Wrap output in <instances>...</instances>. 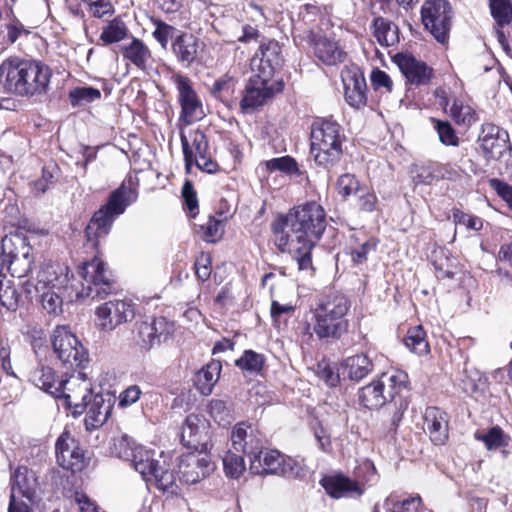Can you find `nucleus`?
Here are the masks:
<instances>
[{
  "label": "nucleus",
  "instance_id": "nucleus-5",
  "mask_svg": "<svg viewBox=\"0 0 512 512\" xmlns=\"http://www.w3.org/2000/svg\"><path fill=\"white\" fill-rule=\"evenodd\" d=\"M350 307V300L341 293H330L319 298L313 309L312 327L318 339H340L349 327L345 317Z\"/></svg>",
  "mask_w": 512,
  "mask_h": 512
},
{
  "label": "nucleus",
  "instance_id": "nucleus-38",
  "mask_svg": "<svg viewBox=\"0 0 512 512\" xmlns=\"http://www.w3.org/2000/svg\"><path fill=\"white\" fill-rule=\"evenodd\" d=\"M459 385L465 394L479 400L480 397L486 396L489 382L485 374L478 370H472L464 375Z\"/></svg>",
  "mask_w": 512,
  "mask_h": 512
},
{
  "label": "nucleus",
  "instance_id": "nucleus-19",
  "mask_svg": "<svg viewBox=\"0 0 512 512\" xmlns=\"http://www.w3.org/2000/svg\"><path fill=\"white\" fill-rule=\"evenodd\" d=\"M174 83L178 90V98L181 105V119L186 124L199 120L203 117L204 112L202 104L192 88L191 81L188 77L181 74L173 76Z\"/></svg>",
  "mask_w": 512,
  "mask_h": 512
},
{
  "label": "nucleus",
  "instance_id": "nucleus-16",
  "mask_svg": "<svg viewBox=\"0 0 512 512\" xmlns=\"http://www.w3.org/2000/svg\"><path fill=\"white\" fill-rule=\"evenodd\" d=\"M57 463L66 470L82 471L86 466L84 451L77 440L67 431H63L55 443Z\"/></svg>",
  "mask_w": 512,
  "mask_h": 512
},
{
  "label": "nucleus",
  "instance_id": "nucleus-12",
  "mask_svg": "<svg viewBox=\"0 0 512 512\" xmlns=\"http://www.w3.org/2000/svg\"><path fill=\"white\" fill-rule=\"evenodd\" d=\"M208 451L193 449L180 456L178 472L181 481L188 485L196 484L214 471L215 465Z\"/></svg>",
  "mask_w": 512,
  "mask_h": 512
},
{
  "label": "nucleus",
  "instance_id": "nucleus-42",
  "mask_svg": "<svg viewBox=\"0 0 512 512\" xmlns=\"http://www.w3.org/2000/svg\"><path fill=\"white\" fill-rule=\"evenodd\" d=\"M128 33L129 30L124 21L120 18H114L103 26L99 41L104 45L118 43L124 40L128 36Z\"/></svg>",
  "mask_w": 512,
  "mask_h": 512
},
{
  "label": "nucleus",
  "instance_id": "nucleus-52",
  "mask_svg": "<svg viewBox=\"0 0 512 512\" xmlns=\"http://www.w3.org/2000/svg\"><path fill=\"white\" fill-rule=\"evenodd\" d=\"M211 417L218 422L219 425H227L233 419L231 408L227 405L224 400L213 399L210 401L208 406Z\"/></svg>",
  "mask_w": 512,
  "mask_h": 512
},
{
  "label": "nucleus",
  "instance_id": "nucleus-45",
  "mask_svg": "<svg viewBox=\"0 0 512 512\" xmlns=\"http://www.w3.org/2000/svg\"><path fill=\"white\" fill-rule=\"evenodd\" d=\"M250 68L252 73L250 78L258 79L261 80V82L275 85V83L272 81V78L277 67L266 63V61H263V59H260L259 54H255L251 59Z\"/></svg>",
  "mask_w": 512,
  "mask_h": 512
},
{
  "label": "nucleus",
  "instance_id": "nucleus-24",
  "mask_svg": "<svg viewBox=\"0 0 512 512\" xmlns=\"http://www.w3.org/2000/svg\"><path fill=\"white\" fill-rule=\"evenodd\" d=\"M344 94L347 103L360 108L366 103V81L361 70L356 67H346L341 72Z\"/></svg>",
  "mask_w": 512,
  "mask_h": 512
},
{
  "label": "nucleus",
  "instance_id": "nucleus-18",
  "mask_svg": "<svg viewBox=\"0 0 512 512\" xmlns=\"http://www.w3.org/2000/svg\"><path fill=\"white\" fill-rule=\"evenodd\" d=\"M98 326L105 331H112L119 325L134 318L131 303L124 300L108 301L96 310Z\"/></svg>",
  "mask_w": 512,
  "mask_h": 512
},
{
  "label": "nucleus",
  "instance_id": "nucleus-46",
  "mask_svg": "<svg viewBox=\"0 0 512 512\" xmlns=\"http://www.w3.org/2000/svg\"><path fill=\"white\" fill-rule=\"evenodd\" d=\"M27 473L28 470L26 467H19L15 470L11 478V492L15 491V496L21 495L22 497H25L29 502H31L34 497V491L28 482Z\"/></svg>",
  "mask_w": 512,
  "mask_h": 512
},
{
  "label": "nucleus",
  "instance_id": "nucleus-29",
  "mask_svg": "<svg viewBox=\"0 0 512 512\" xmlns=\"http://www.w3.org/2000/svg\"><path fill=\"white\" fill-rule=\"evenodd\" d=\"M0 247V273L6 268L12 276L23 277L30 271L31 261L28 258V253H23L20 258L18 254L12 251L7 252V248L12 244V239L7 236L1 241Z\"/></svg>",
  "mask_w": 512,
  "mask_h": 512
},
{
  "label": "nucleus",
  "instance_id": "nucleus-28",
  "mask_svg": "<svg viewBox=\"0 0 512 512\" xmlns=\"http://www.w3.org/2000/svg\"><path fill=\"white\" fill-rule=\"evenodd\" d=\"M326 493L333 498H358L364 493V486L343 475L326 476L320 481Z\"/></svg>",
  "mask_w": 512,
  "mask_h": 512
},
{
  "label": "nucleus",
  "instance_id": "nucleus-59",
  "mask_svg": "<svg viewBox=\"0 0 512 512\" xmlns=\"http://www.w3.org/2000/svg\"><path fill=\"white\" fill-rule=\"evenodd\" d=\"M361 186L357 178L349 173L341 175L336 184V189L343 197H349L356 195L361 191Z\"/></svg>",
  "mask_w": 512,
  "mask_h": 512
},
{
  "label": "nucleus",
  "instance_id": "nucleus-21",
  "mask_svg": "<svg viewBox=\"0 0 512 512\" xmlns=\"http://www.w3.org/2000/svg\"><path fill=\"white\" fill-rule=\"evenodd\" d=\"M209 423L201 415L189 414L181 429V443L189 449L209 450Z\"/></svg>",
  "mask_w": 512,
  "mask_h": 512
},
{
  "label": "nucleus",
  "instance_id": "nucleus-36",
  "mask_svg": "<svg viewBox=\"0 0 512 512\" xmlns=\"http://www.w3.org/2000/svg\"><path fill=\"white\" fill-rule=\"evenodd\" d=\"M222 365L220 361L212 360L195 376V386L202 395H209L212 393L213 387L218 382Z\"/></svg>",
  "mask_w": 512,
  "mask_h": 512
},
{
  "label": "nucleus",
  "instance_id": "nucleus-37",
  "mask_svg": "<svg viewBox=\"0 0 512 512\" xmlns=\"http://www.w3.org/2000/svg\"><path fill=\"white\" fill-rule=\"evenodd\" d=\"M30 381L38 388L49 393L53 397H59L60 379L55 377L54 370L48 366H40L30 373Z\"/></svg>",
  "mask_w": 512,
  "mask_h": 512
},
{
  "label": "nucleus",
  "instance_id": "nucleus-6",
  "mask_svg": "<svg viewBox=\"0 0 512 512\" xmlns=\"http://www.w3.org/2000/svg\"><path fill=\"white\" fill-rule=\"evenodd\" d=\"M136 199V191L124 183L114 190L110 194L106 204L101 206L99 210L94 213L87 225L85 234L88 241L106 236L110 232L116 218L123 214L126 208L135 202Z\"/></svg>",
  "mask_w": 512,
  "mask_h": 512
},
{
  "label": "nucleus",
  "instance_id": "nucleus-33",
  "mask_svg": "<svg viewBox=\"0 0 512 512\" xmlns=\"http://www.w3.org/2000/svg\"><path fill=\"white\" fill-rule=\"evenodd\" d=\"M262 449L250 460V471L256 475L273 474L278 475L283 454L277 450L265 451V464H261Z\"/></svg>",
  "mask_w": 512,
  "mask_h": 512
},
{
  "label": "nucleus",
  "instance_id": "nucleus-55",
  "mask_svg": "<svg viewBox=\"0 0 512 512\" xmlns=\"http://www.w3.org/2000/svg\"><path fill=\"white\" fill-rule=\"evenodd\" d=\"M451 217L456 226H464L470 231H479L483 227V220L480 217L465 213L459 209H453Z\"/></svg>",
  "mask_w": 512,
  "mask_h": 512
},
{
  "label": "nucleus",
  "instance_id": "nucleus-35",
  "mask_svg": "<svg viewBox=\"0 0 512 512\" xmlns=\"http://www.w3.org/2000/svg\"><path fill=\"white\" fill-rule=\"evenodd\" d=\"M121 52L125 60L132 63L140 70H145L151 59L149 48L143 41L134 37H132V40L128 44L121 46Z\"/></svg>",
  "mask_w": 512,
  "mask_h": 512
},
{
  "label": "nucleus",
  "instance_id": "nucleus-62",
  "mask_svg": "<svg viewBox=\"0 0 512 512\" xmlns=\"http://www.w3.org/2000/svg\"><path fill=\"white\" fill-rule=\"evenodd\" d=\"M370 79L375 90H383V92L386 93H390L392 91L393 82L386 72L380 69H374L371 73Z\"/></svg>",
  "mask_w": 512,
  "mask_h": 512
},
{
  "label": "nucleus",
  "instance_id": "nucleus-39",
  "mask_svg": "<svg viewBox=\"0 0 512 512\" xmlns=\"http://www.w3.org/2000/svg\"><path fill=\"white\" fill-rule=\"evenodd\" d=\"M372 29L375 38L382 46L389 47L399 42L397 25L383 17H376L373 20Z\"/></svg>",
  "mask_w": 512,
  "mask_h": 512
},
{
  "label": "nucleus",
  "instance_id": "nucleus-26",
  "mask_svg": "<svg viewBox=\"0 0 512 512\" xmlns=\"http://www.w3.org/2000/svg\"><path fill=\"white\" fill-rule=\"evenodd\" d=\"M434 96L438 101V104L448 112L451 118L457 123L466 126H470L476 122L477 115L475 110L468 104H465L460 99H454L449 110V92L444 87H439L434 91Z\"/></svg>",
  "mask_w": 512,
  "mask_h": 512
},
{
  "label": "nucleus",
  "instance_id": "nucleus-49",
  "mask_svg": "<svg viewBox=\"0 0 512 512\" xmlns=\"http://www.w3.org/2000/svg\"><path fill=\"white\" fill-rule=\"evenodd\" d=\"M265 358L253 350L244 351L243 355L235 361V365L241 370L258 373L262 370Z\"/></svg>",
  "mask_w": 512,
  "mask_h": 512
},
{
  "label": "nucleus",
  "instance_id": "nucleus-25",
  "mask_svg": "<svg viewBox=\"0 0 512 512\" xmlns=\"http://www.w3.org/2000/svg\"><path fill=\"white\" fill-rule=\"evenodd\" d=\"M283 89L281 82L274 84H267L258 79L249 78L248 84L245 89L243 98L241 99L240 106L243 111L254 110L272 98L275 92H280Z\"/></svg>",
  "mask_w": 512,
  "mask_h": 512
},
{
  "label": "nucleus",
  "instance_id": "nucleus-17",
  "mask_svg": "<svg viewBox=\"0 0 512 512\" xmlns=\"http://www.w3.org/2000/svg\"><path fill=\"white\" fill-rule=\"evenodd\" d=\"M173 330L174 324L166 318H152L136 324L135 339L141 348L150 350L166 340Z\"/></svg>",
  "mask_w": 512,
  "mask_h": 512
},
{
  "label": "nucleus",
  "instance_id": "nucleus-13",
  "mask_svg": "<svg viewBox=\"0 0 512 512\" xmlns=\"http://www.w3.org/2000/svg\"><path fill=\"white\" fill-rule=\"evenodd\" d=\"M378 381L382 388V394L385 396V404L395 401L397 397L408 388V375L404 371L394 370L383 373ZM407 403L400 399L399 406L390 419V430H395L402 420Z\"/></svg>",
  "mask_w": 512,
  "mask_h": 512
},
{
  "label": "nucleus",
  "instance_id": "nucleus-40",
  "mask_svg": "<svg viewBox=\"0 0 512 512\" xmlns=\"http://www.w3.org/2000/svg\"><path fill=\"white\" fill-rule=\"evenodd\" d=\"M475 439L484 443L488 451H496L506 448L510 443V436L499 426H493L487 431L476 432Z\"/></svg>",
  "mask_w": 512,
  "mask_h": 512
},
{
  "label": "nucleus",
  "instance_id": "nucleus-3",
  "mask_svg": "<svg viewBox=\"0 0 512 512\" xmlns=\"http://www.w3.org/2000/svg\"><path fill=\"white\" fill-rule=\"evenodd\" d=\"M118 457L131 462L134 469L146 482H154L158 489L174 493L175 476L163 461L154 458V452L138 445L128 436L121 437L115 444Z\"/></svg>",
  "mask_w": 512,
  "mask_h": 512
},
{
  "label": "nucleus",
  "instance_id": "nucleus-2",
  "mask_svg": "<svg viewBox=\"0 0 512 512\" xmlns=\"http://www.w3.org/2000/svg\"><path fill=\"white\" fill-rule=\"evenodd\" d=\"M51 77V69L40 61L12 57L0 65V85L21 97L45 94Z\"/></svg>",
  "mask_w": 512,
  "mask_h": 512
},
{
  "label": "nucleus",
  "instance_id": "nucleus-9",
  "mask_svg": "<svg viewBox=\"0 0 512 512\" xmlns=\"http://www.w3.org/2000/svg\"><path fill=\"white\" fill-rule=\"evenodd\" d=\"M191 140L181 134V144L183 149L185 169L189 173L192 165L208 174H214L219 170L218 163L213 159L210 146L206 135L199 131H193L190 134Z\"/></svg>",
  "mask_w": 512,
  "mask_h": 512
},
{
  "label": "nucleus",
  "instance_id": "nucleus-22",
  "mask_svg": "<svg viewBox=\"0 0 512 512\" xmlns=\"http://www.w3.org/2000/svg\"><path fill=\"white\" fill-rule=\"evenodd\" d=\"M231 445L236 452H242L253 457L263 448V441L260 433L251 424L240 422L231 431Z\"/></svg>",
  "mask_w": 512,
  "mask_h": 512
},
{
  "label": "nucleus",
  "instance_id": "nucleus-54",
  "mask_svg": "<svg viewBox=\"0 0 512 512\" xmlns=\"http://www.w3.org/2000/svg\"><path fill=\"white\" fill-rule=\"evenodd\" d=\"M223 465L226 475L231 478H239L245 471L243 457L230 450L223 457Z\"/></svg>",
  "mask_w": 512,
  "mask_h": 512
},
{
  "label": "nucleus",
  "instance_id": "nucleus-63",
  "mask_svg": "<svg viewBox=\"0 0 512 512\" xmlns=\"http://www.w3.org/2000/svg\"><path fill=\"white\" fill-rule=\"evenodd\" d=\"M359 209L364 212H372L377 205V197L375 193L366 187H362L358 194Z\"/></svg>",
  "mask_w": 512,
  "mask_h": 512
},
{
  "label": "nucleus",
  "instance_id": "nucleus-50",
  "mask_svg": "<svg viewBox=\"0 0 512 512\" xmlns=\"http://www.w3.org/2000/svg\"><path fill=\"white\" fill-rule=\"evenodd\" d=\"M259 58L266 61V63L272 64L277 68L281 65V47L277 41L269 40L266 43H261L259 51Z\"/></svg>",
  "mask_w": 512,
  "mask_h": 512
},
{
  "label": "nucleus",
  "instance_id": "nucleus-41",
  "mask_svg": "<svg viewBox=\"0 0 512 512\" xmlns=\"http://www.w3.org/2000/svg\"><path fill=\"white\" fill-rule=\"evenodd\" d=\"M358 398L360 404L370 410L378 409L385 405V396L382 394V388L378 379L359 389Z\"/></svg>",
  "mask_w": 512,
  "mask_h": 512
},
{
  "label": "nucleus",
  "instance_id": "nucleus-47",
  "mask_svg": "<svg viewBox=\"0 0 512 512\" xmlns=\"http://www.w3.org/2000/svg\"><path fill=\"white\" fill-rule=\"evenodd\" d=\"M489 8L492 17L500 27L512 22L511 0H489Z\"/></svg>",
  "mask_w": 512,
  "mask_h": 512
},
{
  "label": "nucleus",
  "instance_id": "nucleus-32",
  "mask_svg": "<svg viewBox=\"0 0 512 512\" xmlns=\"http://www.w3.org/2000/svg\"><path fill=\"white\" fill-rule=\"evenodd\" d=\"M342 368L350 380L358 382L373 371L374 364L366 354L361 353L343 360Z\"/></svg>",
  "mask_w": 512,
  "mask_h": 512
},
{
  "label": "nucleus",
  "instance_id": "nucleus-48",
  "mask_svg": "<svg viewBox=\"0 0 512 512\" xmlns=\"http://www.w3.org/2000/svg\"><path fill=\"white\" fill-rule=\"evenodd\" d=\"M100 98V90L94 87H75L69 92V100L73 107L85 106Z\"/></svg>",
  "mask_w": 512,
  "mask_h": 512
},
{
  "label": "nucleus",
  "instance_id": "nucleus-31",
  "mask_svg": "<svg viewBox=\"0 0 512 512\" xmlns=\"http://www.w3.org/2000/svg\"><path fill=\"white\" fill-rule=\"evenodd\" d=\"M85 425L87 430H93L102 426L109 414L111 413L112 406L110 402H106L102 395H92L87 401L85 407Z\"/></svg>",
  "mask_w": 512,
  "mask_h": 512
},
{
  "label": "nucleus",
  "instance_id": "nucleus-7",
  "mask_svg": "<svg viewBox=\"0 0 512 512\" xmlns=\"http://www.w3.org/2000/svg\"><path fill=\"white\" fill-rule=\"evenodd\" d=\"M68 282V268L59 264L47 263L38 272L35 289L48 314L56 316L62 313L61 295Z\"/></svg>",
  "mask_w": 512,
  "mask_h": 512
},
{
  "label": "nucleus",
  "instance_id": "nucleus-30",
  "mask_svg": "<svg viewBox=\"0 0 512 512\" xmlns=\"http://www.w3.org/2000/svg\"><path fill=\"white\" fill-rule=\"evenodd\" d=\"M200 40L189 33H180L172 43V52L178 62L188 67L197 58Z\"/></svg>",
  "mask_w": 512,
  "mask_h": 512
},
{
  "label": "nucleus",
  "instance_id": "nucleus-43",
  "mask_svg": "<svg viewBox=\"0 0 512 512\" xmlns=\"http://www.w3.org/2000/svg\"><path fill=\"white\" fill-rule=\"evenodd\" d=\"M421 503L420 496L399 499L395 495H389L385 499L383 507L386 512H418Z\"/></svg>",
  "mask_w": 512,
  "mask_h": 512
},
{
  "label": "nucleus",
  "instance_id": "nucleus-56",
  "mask_svg": "<svg viewBox=\"0 0 512 512\" xmlns=\"http://www.w3.org/2000/svg\"><path fill=\"white\" fill-rule=\"evenodd\" d=\"M20 294L9 281L0 282V303L8 310L15 311L19 305Z\"/></svg>",
  "mask_w": 512,
  "mask_h": 512
},
{
  "label": "nucleus",
  "instance_id": "nucleus-20",
  "mask_svg": "<svg viewBox=\"0 0 512 512\" xmlns=\"http://www.w3.org/2000/svg\"><path fill=\"white\" fill-rule=\"evenodd\" d=\"M478 142L485 156L492 159H500L511 149L508 132L493 123L482 125Z\"/></svg>",
  "mask_w": 512,
  "mask_h": 512
},
{
  "label": "nucleus",
  "instance_id": "nucleus-64",
  "mask_svg": "<svg viewBox=\"0 0 512 512\" xmlns=\"http://www.w3.org/2000/svg\"><path fill=\"white\" fill-rule=\"evenodd\" d=\"M195 272L197 277L206 281L211 275V257L208 253H201L195 261Z\"/></svg>",
  "mask_w": 512,
  "mask_h": 512
},
{
  "label": "nucleus",
  "instance_id": "nucleus-23",
  "mask_svg": "<svg viewBox=\"0 0 512 512\" xmlns=\"http://www.w3.org/2000/svg\"><path fill=\"white\" fill-rule=\"evenodd\" d=\"M393 61L399 67L407 82L412 85H427L433 77L432 68L410 54L397 53L393 57Z\"/></svg>",
  "mask_w": 512,
  "mask_h": 512
},
{
  "label": "nucleus",
  "instance_id": "nucleus-11",
  "mask_svg": "<svg viewBox=\"0 0 512 512\" xmlns=\"http://www.w3.org/2000/svg\"><path fill=\"white\" fill-rule=\"evenodd\" d=\"M421 19L439 43H446L452 24V8L447 0H425L421 8Z\"/></svg>",
  "mask_w": 512,
  "mask_h": 512
},
{
  "label": "nucleus",
  "instance_id": "nucleus-4",
  "mask_svg": "<svg viewBox=\"0 0 512 512\" xmlns=\"http://www.w3.org/2000/svg\"><path fill=\"white\" fill-rule=\"evenodd\" d=\"M345 140L339 123L331 118H316L310 133V155L315 164L327 170L337 165L344 154Z\"/></svg>",
  "mask_w": 512,
  "mask_h": 512
},
{
  "label": "nucleus",
  "instance_id": "nucleus-61",
  "mask_svg": "<svg viewBox=\"0 0 512 512\" xmlns=\"http://www.w3.org/2000/svg\"><path fill=\"white\" fill-rule=\"evenodd\" d=\"M182 197L186 210L190 216L194 217L198 213V200L191 182L186 181L184 183L182 188Z\"/></svg>",
  "mask_w": 512,
  "mask_h": 512
},
{
  "label": "nucleus",
  "instance_id": "nucleus-14",
  "mask_svg": "<svg viewBox=\"0 0 512 512\" xmlns=\"http://www.w3.org/2000/svg\"><path fill=\"white\" fill-rule=\"evenodd\" d=\"M378 381L382 388V394L385 396V404L395 401L397 397L408 388V375L404 371L394 370L383 373ZM407 403L400 399L399 406L390 419V430H395L402 420Z\"/></svg>",
  "mask_w": 512,
  "mask_h": 512
},
{
  "label": "nucleus",
  "instance_id": "nucleus-34",
  "mask_svg": "<svg viewBox=\"0 0 512 512\" xmlns=\"http://www.w3.org/2000/svg\"><path fill=\"white\" fill-rule=\"evenodd\" d=\"M314 52L316 57L327 65H336L344 61L346 56L337 42L326 37H319L315 40Z\"/></svg>",
  "mask_w": 512,
  "mask_h": 512
},
{
  "label": "nucleus",
  "instance_id": "nucleus-15",
  "mask_svg": "<svg viewBox=\"0 0 512 512\" xmlns=\"http://www.w3.org/2000/svg\"><path fill=\"white\" fill-rule=\"evenodd\" d=\"M58 398H64L69 407L74 408L75 413H83L87 401L92 397L91 382L82 372L70 375L68 378H61L59 382Z\"/></svg>",
  "mask_w": 512,
  "mask_h": 512
},
{
  "label": "nucleus",
  "instance_id": "nucleus-58",
  "mask_svg": "<svg viewBox=\"0 0 512 512\" xmlns=\"http://www.w3.org/2000/svg\"><path fill=\"white\" fill-rule=\"evenodd\" d=\"M203 230V240L208 243L218 242L224 234V226L222 220L209 217L208 221L201 225Z\"/></svg>",
  "mask_w": 512,
  "mask_h": 512
},
{
  "label": "nucleus",
  "instance_id": "nucleus-27",
  "mask_svg": "<svg viewBox=\"0 0 512 512\" xmlns=\"http://www.w3.org/2000/svg\"><path fill=\"white\" fill-rule=\"evenodd\" d=\"M449 418L445 411L438 407H428L424 413V431L435 445H443L448 439Z\"/></svg>",
  "mask_w": 512,
  "mask_h": 512
},
{
  "label": "nucleus",
  "instance_id": "nucleus-53",
  "mask_svg": "<svg viewBox=\"0 0 512 512\" xmlns=\"http://www.w3.org/2000/svg\"><path fill=\"white\" fill-rule=\"evenodd\" d=\"M279 476L302 479L306 475L303 464L296 459L283 455V461H281Z\"/></svg>",
  "mask_w": 512,
  "mask_h": 512
},
{
  "label": "nucleus",
  "instance_id": "nucleus-10",
  "mask_svg": "<svg viewBox=\"0 0 512 512\" xmlns=\"http://www.w3.org/2000/svg\"><path fill=\"white\" fill-rule=\"evenodd\" d=\"M51 342L54 353L67 369L80 368L88 361L87 352L67 326H57Z\"/></svg>",
  "mask_w": 512,
  "mask_h": 512
},
{
  "label": "nucleus",
  "instance_id": "nucleus-57",
  "mask_svg": "<svg viewBox=\"0 0 512 512\" xmlns=\"http://www.w3.org/2000/svg\"><path fill=\"white\" fill-rule=\"evenodd\" d=\"M155 30L153 31V37L161 45L162 48L166 49L170 40L176 38L177 29L161 20H154Z\"/></svg>",
  "mask_w": 512,
  "mask_h": 512
},
{
  "label": "nucleus",
  "instance_id": "nucleus-60",
  "mask_svg": "<svg viewBox=\"0 0 512 512\" xmlns=\"http://www.w3.org/2000/svg\"><path fill=\"white\" fill-rule=\"evenodd\" d=\"M435 128L438 132L440 141L444 145L457 146L459 144V138L449 122L437 120L435 121Z\"/></svg>",
  "mask_w": 512,
  "mask_h": 512
},
{
  "label": "nucleus",
  "instance_id": "nucleus-1",
  "mask_svg": "<svg viewBox=\"0 0 512 512\" xmlns=\"http://www.w3.org/2000/svg\"><path fill=\"white\" fill-rule=\"evenodd\" d=\"M326 228V214L316 202L297 206L271 224L273 241L281 252L292 255L300 271L313 273L311 252Z\"/></svg>",
  "mask_w": 512,
  "mask_h": 512
},
{
  "label": "nucleus",
  "instance_id": "nucleus-8",
  "mask_svg": "<svg viewBox=\"0 0 512 512\" xmlns=\"http://www.w3.org/2000/svg\"><path fill=\"white\" fill-rule=\"evenodd\" d=\"M79 274L84 280L82 294L92 300H102L117 291L112 272L103 260L95 256L83 263Z\"/></svg>",
  "mask_w": 512,
  "mask_h": 512
},
{
  "label": "nucleus",
  "instance_id": "nucleus-51",
  "mask_svg": "<svg viewBox=\"0 0 512 512\" xmlns=\"http://www.w3.org/2000/svg\"><path fill=\"white\" fill-rule=\"evenodd\" d=\"M266 169L270 172L281 171L289 175H298L299 168L294 158L283 156L273 158L265 162Z\"/></svg>",
  "mask_w": 512,
  "mask_h": 512
},
{
  "label": "nucleus",
  "instance_id": "nucleus-44",
  "mask_svg": "<svg viewBox=\"0 0 512 512\" xmlns=\"http://www.w3.org/2000/svg\"><path fill=\"white\" fill-rule=\"evenodd\" d=\"M405 345L412 352L418 355H424L429 352V344L426 340V333L422 326H415L408 330Z\"/></svg>",
  "mask_w": 512,
  "mask_h": 512
}]
</instances>
